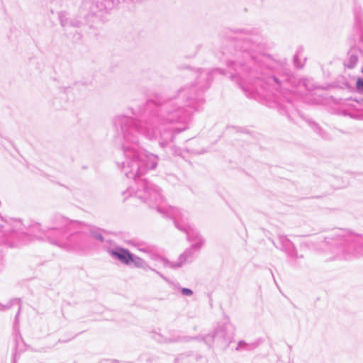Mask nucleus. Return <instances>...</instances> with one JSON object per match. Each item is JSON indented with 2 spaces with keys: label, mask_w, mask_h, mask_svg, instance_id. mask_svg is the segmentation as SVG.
<instances>
[{
  "label": "nucleus",
  "mask_w": 363,
  "mask_h": 363,
  "mask_svg": "<svg viewBox=\"0 0 363 363\" xmlns=\"http://www.w3.org/2000/svg\"><path fill=\"white\" fill-rule=\"evenodd\" d=\"M111 255L117 257L123 263L128 264L134 262L133 255L125 249H118L117 251H111Z\"/></svg>",
  "instance_id": "nucleus-1"
},
{
  "label": "nucleus",
  "mask_w": 363,
  "mask_h": 363,
  "mask_svg": "<svg viewBox=\"0 0 363 363\" xmlns=\"http://www.w3.org/2000/svg\"><path fill=\"white\" fill-rule=\"evenodd\" d=\"M356 87L359 91H363V79L360 78L357 79L356 83Z\"/></svg>",
  "instance_id": "nucleus-2"
},
{
  "label": "nucleus",
  "mask_w": 363,
  "mask_h": 363,
  "mask_svg": "<svg viewBox=\"0 0 363 363\" xmlns=\"http://www.w3.org/2000/svg\"><path fill=\"white\" fill-rule=\"evenodd\" d=\"M182 294L185 296H191L192 294L191 290H190L189 289L184 288V289H182Z\"/></svg>",
  "instance_id": "nucleus-3"
}]
</instances>
